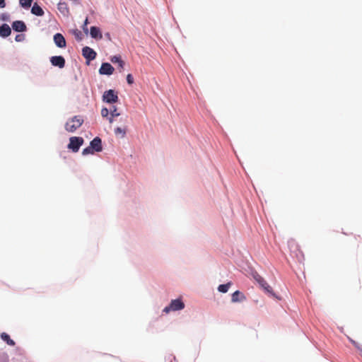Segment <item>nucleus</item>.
Listing matches in <instances>:
<instances>
[{"label":"nucleus","mask_w":362,"mask_h":362,"mask_svg":"<svg viewBox=\"0 0 362 362\" xmlns=\"http://www.w3.org/2000/svg\"><path fill=\"white\" fill-rule=\"evenodd\" d=\"M90 36L96 40H100L103 37L100 30L99 28L95 26H92L90 29Z\"/></svg>","instance_id":"11"},{"label":"nucleus","mask_w":362,"mask_h":362,"mask_svg":"<svg viewBox=\"0 0 362 362\" xmlns=\"http://www.w3.org/2000/svg\"><path fill=\"white\" fill-rule=\"evenodd\" d=\"M110 113L112 117H117L119 115V113L117 112V109L115 106H113L112 108L110 109Z\"/></svg>","instance_id":"24"},{"label":"nucleus","mask_w":362,"mask_h":362,"mask_svg":"<svg viewBox=\"0 0 362 362\" xmlns=\"http://www.w3.org/2000/svg\"><path fill=\"white\" fill-rule=\"evenodd\" d=\"M118 65H119V68L123 69L124 66V62L123 61H121V62H119Z\"/></svg>","instance_id":"32"},{"label":"nucleus","mask_w":362,"mask_h":362,"mask_svg":"<svg viewBox=\"0 0 362 362\" xmlns=\"http://www.w3.org/2000/svg\"><path fill=\"white\" fill-rule=\"evenodd\" d=\"M90 146L96 152H100L103 150L102 141L99 137L94 138L90 143Z\"/></svg>","instance_id":"8"},{"label":"nucleus","mask_w":362,"mask_h":362,"mask_svg":"<svg viewBox=\"0 0 362 362\" xmlns=\"http://www.w3.org/2000/svg\"><path fill=\"white\" fill-rule=\"evenodd\" d=\"M230 285H231L230 282H228V283H227L226 284H221V285L218 286V290L219 292L226 293L228 291Z\"/></svg>","instance_id":"17"},{"label":"nucleus","mask_w":362,"mask_h":362,"mask_svg":"<svg viewBox=\"0 0 362 362\" xmlns=\"http://www.w3.org/2000/svg\"><path fill=\"white\" fill-rule=\"evenodd\" d=\"M82 54L88 62L95 59L97 55L96 52L89 47H84L82 49Z\"/></svg>","instance_id":"5"},{"label":"nucleus","mask_w":362,"mask_h":362,"mask_svg":"<svg viewBox=\"0 0 362 362\" xmlns=\"http://www.w3.org/2000/svg\"><path fill=\"white\" fill-rule=\"evenodd\" d=\"M94 153V150L89 146L88 147L84 148L82 151V154L86 156L88 154H93Z\"/></svg>","instance_id":"23"},{"label":"nucleus","mask_w":362,"mask_h":362,"mask_svg":"<svg viewBox=\"0 0 362 362\" xmlns=\"http://www.w3.org/2000/svg\"><path fill=\"white\" fill-rule=\"evenodd\" d=\"M31 13L37 16H42L44 15V11L37 3L33 4L31 8Z\"/></svg>","instance_id":"13"},{"label":"nucleus","mask_w":362,"mask_h":362,"mask_svg":"<svg viewBox=\"0 0 362 362\" xmlns=\"http://www.w3.org/2000/svg\"><path fill=\"white\" fill-rule=\"evenodd\" d=\"M83 139L82 137L73 136L69 139L68 148L71 149L73 152H78L81 146L83 144Z\"/></svg>","instance_id":"2"},{"label":"nucleus","mask_w":362,"mask_h":362,"mask_svg":"<svg viewBox=\"0 0 362 362\" xmlns=\"http://www.w3.org/2000/svg\"><path fill=\"white\" fill-rule=\"evenodd\" d=\"M252 275L254 279L259 284V286L262 288L263 286H265L267 281L257 272H253L252 274Z\"/></svg>","instance_id":"14"},{"label":"nucleus","mask_w":362,"mask_h":362,"mask_svg":"<svg viewBox=\"0 0 362 362\" xmlns=\"http://www.w3.org/2000/svg\"><path fill=\"white\" fill-rule=\"evenodd\" d=\"M1 338L10 346H14L16 344L15 341L13 339H11L10 338V336L6 332H3L1 334Z\"/></svg>","instance_id":"16"},{"label":"nucleus","mask_w":362,"mask_h":362,"mask_svg":"<svg viewBox=\"0 0 362 362\" xmlns=\"http://www.w3.org/2000/svg\"><path fill=\"white\" fill-rule=\"evenodd\" d=\"M103 100L107 103H115L118 100V95L113 90L105 91L103 95Z\"/></svg>","instance_id":"4"},{"label":"nucleus","mask_w":362,"mask_h":362,"mask_svg":"<svg viewBox=\"0 0 362 362\" xmlns=\"http://www.w3.org/2000/svg\"><path fill=\"white\" fill-rule=\"evenodd\" d=\"M110 61L114 64H115V63L119 64V62H121L122 60L119 56H113L112 57H111Z\"/></svg>","instance_id":"26"},{"label":"nucleus","mask_w":362,"mask_h":362,"mask_svg":"<svg viewBox=\"0 0 362 362\" xmlns=\"http://www.w3.org/2000/svg\"><path fill=\"white\" fill-rule=\"evenodd\" d=\"M113 117H112V116H111L110 117H109V122H110V123H112V122H113Z\"/></svg>","instance_id":"33"},{"label":"nucleus","mask_w":362,"mask_h":362,"mask_svg":"<svg viewBox=\"0 0 362 362\" xmlns=\"http://www.w3.org/2000/svg\"><path fill=\"white\" fill-rule=\"evenodd\" d=\"M58 9L60 12L64 14L69 12V9L66 3H59L58 4Z\"/></svg>","instance_id":"18"},{"label":"nucleus","mask_w":362,"mask_h":362,"mask_svg":"<svg viewBox=\"0 0 362 362\" xmlns=\"http://www.w3.org/2000/svg\"><path fill=\"white\" fill-rule=\"evenodd\" d=\"M115 133L116 135L121 134L122 136L123 137L126 134V129L121 127H117L115 129Z\"/></svg>","instance_id":"22"},{"label":"nucleus","mask_w":362,"mask_h":362,"mask_svg":"<svg viewBox=\"0 0 362 362\" xmlns=\"http://www.w3.org/2000/svg\"><path fill=\"white\" fill-rule=\"evenodd\" d=\"M74 35H75V37L78 40H81L82 39V33L80 30H76L74 31Z\"/></svg>","instance_id":"25"},{"label":"nucleus","mask_w":362,"mask_h":362,"mask_svg":"<svg viewBox=\"0 0 362 362\" xmlns=\"http://www.w3.org/2000/svg\"><path fill=\"white\" fill-rule=\"evenodd\" d=\"M83 123V119L81 116H74L66 123L65 129L69 132H74Z\"/></svg>","instance_id":"1"},{"label":"nucleus","mask_w":362,"mask_h":362,"mask_svg":"<svg viewBox=\"0 0 362 362\" xmlns=\"http://www.w3.org/2000/svg\"><path fill=\"white\" fill-rule=\"evenodd\" d=\"M11 30L8 25L4 23L0 26V36L6 37L11 35Z\"/></svg>","instance_id":"12"},{"label":"nucleus","mask_w":362,"mask_h":362,"mask_svg":"<svg viewBox=\"0 0 362 362\" xmlns=\"http://www.w3.org/2000/svg\"><path fill=\"white\" fill-rule=\"evenodd\" d=\"M54 42L55 45L60 48L66 47V40L61 33H57L54 35Z\"/></svg>","instance_id":"9"},{"label":"nucleus","mask_w":362,"mask_h":362,"mask_svg":"<svg viewBox=\"0 0 362 362\" xmlns=\"http://www.w3.org/2000/svg\"><path fill=\"white\" fill-rule=\"evenodd\" d=\"M33 0H20V5L25 8H28L32 4Z\"/></svg>","instance_id":"19"},{"label":"nucleus","mask_w":362,"mask_h":362,"mask_svg":"<svg viewBox=\"0 0 362 362\" xmlns=\"http://www.w3.org/2000/svg\"><path fill=\"white\" fill-rule=\"evenodd\" d=\"M110 113V110L106 108V107H103L102 108L101 110V115L103 117H107V115H109Z\"/></svg>","instance_id":"27"},{"label":"nucleus","mask_w":362,"mask_h":362,"mask_svg":"<svg viewBox=\"0 0 362 362\" xmlns=\"http://www.w3.org/2000/svg\"><path fill=\"white\" fill-rule=\"evenodd\" d=\"M349 339L351 342V344L359 351L360 355L362 357V346H361L358 343H357L351 338H349Z\"/></svg>","instance_id":"20"},{"label":"nucleus","mask_w":362,"mask_h":362,"mask_svg":"<svg viewBox=\"0 0 362 362\" xmlns=\"http://www.w3.org/2000/svg\"><path fill=\"white\" fill-rule=\"evenodd\" d=\"M114 70V67L110 64L105 62L102 64L99 73L102 75H111Z\"/></svg>","instance_id":"6"},{"label":"nucleus","mask_w":362,"mask_h":362,"mask_svg":"<svg viewBox=\"0 0 362 362\" xmlns=\"http://www.w3.org/2000/svg\"><path fill=\"white\" fill-rule=\"evenodd\" d=\"M262 288L268 293L272 295L273 296H275V293L273 292V290L272 287L266 283L265 286H262Z\"/></svg>","instance_id":"21"},{"label":"nucleus","mask_w":362,"mask_h":362,"mask_svg":"<svg viewBox=\"0 0 362 362\" xmlns=\"http://www.w3.org/2000/svg\"><path fill=\"white\" fill-rule=\"evenodd\" d=\"M185 308L184 303L180 299L173 300L170 304L165 307L163 312L168 313L170 311H177L182 310Z\"/></svg>","instance_id":"3"},{"label":"nucleus","mask_w":362,"mask_h":362,"mask_svg":"<svg viewBox=\"0 0 362 362\" xmlns=\"http://www.w3.org/2000/svg\"><path fill=\"white\" fill-rule=\"evenodd\" d=\"M52 64L54 66H57L62 69L65 66V59L62 56H54L50 58Z\"/></svg>","instance_id":"7"},{"label":"nucleus","mask_w":362,"mask_h":362,"mask_svg":"<svg viewBox=\"0 0 362 362\" xmlns=\"http://www.w3.org/2000/svg\"><path fill=\"white\" fill-rule=\"evenodd\" d=\"M5 6V0H0V8H4Z\"/></svg>","instance_id":"31"},{"label":"nucleus","mask_w":362,"mask_h":362,"mask_svg":"<svg viewBox=\"0 0 362 362\" xmlns=\"http://www.w3.org/2000/svg\"><path fill=\"white\" fill-rule=\"evenodd\" d=\"M245 298V297L241 292L236 291L232 294L231 300L233 302H239L244 300Z\"/></svg>","instance_id":"15"},{"label":"nucleus","mask_w":362,"mask_h":362,"mask_svg":"<svg viewBox=\"0 0 362 362\" xmlns=\"http://www.w3.org/2000/svg\"><path fill=\"white\" fill-rule=\"evenodd\" d=\"M88 24V18H86L84 21L83 25V30L86 34L88 33V28H87Z\"/></svg>","instance_id":"30"},{"label":"nucleus","mask_w":362,"mask_h":362,"mask_svg":"<svg viewBox=\"0 0 362 362\" xmlns=\"http://www.w3.org/2000/svg\"><path fill=\"white\" fill-rule=\"evenodd\" d=\"M127 81L129 85H132L134 83V77L131 74H127Z\"/></svg>","instance_id":"29"},{"label":"nucleus","mask_w":362,"mask_h":362,"mask_svg":"<svg viewBox=\"0 0 362 362\" xmlns=\"http://www.w3.org/2000/svg\"><path fill=\"white\" fill-rule=\"evenodd\" d=\"M24 40H25V35H23V34H18L15 37V40L16 42H22Z\"/></svg>","instance_id":"28"},{"label":"nucleus","mask_w":362,"mask_h":362,"mask_svg":"<svg viewBox=\"0 0 362 362\" xmlns=\"http://www.w3.org/2000/svg\"><path fill=\"white\" fill-rule=\"evenodd\" d=\"M12 28L16 32H23L26 30V25L23 21H16L12 23Z\"/></svg>","instance_id":"10"}]
</instances>
